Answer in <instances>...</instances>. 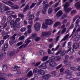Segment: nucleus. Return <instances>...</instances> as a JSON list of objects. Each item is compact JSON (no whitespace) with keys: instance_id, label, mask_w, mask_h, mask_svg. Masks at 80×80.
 Returning a JSON list of instances; mask_svg holds the SVG:
<instances>
[{"instance_id":"1","label":"nucleus","mask_w":80,"mask_h":80,"mask_svg":"<svg viewBox=\"0 0 80 80\" xmlns=\"http://www.w3.org/2000/svg\"><path fill=\"white\" fill-rule=\"evenodd\" d=\"M53 24V21L50 19H46L45 21V23H43L42 25V27L43 28H47V25H51Z\"/></svg>"},{"instance_id":"2","label":"nucleus","mask_w":80,"mask_h":80,"mask_svg":"<svg viewBox=\"0 0 80 80\" xmlns=\"http://www.w3.org/2000/svg\"><path fill=\"white\" fill-rule=\"evenodd\" d=\"M47 3H48L47 0L44 1L43 2L42 4L44 7V8L42 10V14H45V13H46L47 9H45V8H48V7H50V6Z\"/></svg>"},{"instance_id":"3","label":"nucleus","mask_w":80,"mask_h":80,"mask_svg":"<svg viewBox=\"0 0 80 80\" xmlns=\"http://www.w3.org/2000/svg\"><path fill=\"white\" fill-rule=\"evenodd\" d=\"M37 71V73L39 75H44L45 73V72L44 70L41 69L38 70L37 68H35L33 70V73H36Z\"/></svg>"},{"instance_id":"4","label":"nucleus","mask_w":80,"mask_h":80,"mask_svg":"<svg viewBox=\"0 0 80 80\" xmlns=\"http://www.w3.org/2000/svg\"><path fill=\"white\" fill-rule=\"evenodd\" d=\"M70 3L68 2L65 3L64 6V10L66 13H68L69 12H70L72 10V9L71 8H67V7L69 6Z\"/></svg>"},{"instance_id":"5","label":"nucleus","mask_w":80,"mask_h":80,"mask_svg":"<svg viewBox=\"0 0 80 80\" xmlns=\"http://www.w3.org/2000/svg\"><path fill=\"white\" fill-rule=\"evenodd\" d=\"M54 58L55 57L53 56H52L50 58L51 62H50L49 65L51 67H54L57 66V63L53 61Z\"/></svg>"},{"instance_id":"6","label":"nucleus","mask_w":80,"mask_h":80,"mask_svg":"<svg viewBox=\"0 0 80 80\" xmlns=\"http://www.w3.org/2000/svg\"><path fill=\"white\" fill-rule=\"evenodd\" d=\"M34 27L35 30L37 32H38V31L40 30L41 24L39 22H37L34 24Z\"/></svg>"},{"instance_id":"7","label":"nucleus","mask_w":80,"mask_h":80,"mask_svg":"<svg viewBox=\"0 0 80 80\" xmlns=\"http://www.w3.org/2000/svg\"><path fill=\"white\" fill-rule=\"evenodd\" d=\"M17 36V34H15L12 37V38L9 41V43L10 45H12L13 43H15L16 41H14L15 39V37Z\"/></svg>"},{"instance_id":"8","label":"nucleus","mask_w":80,"mask_h":80,"mask_svg":"<svg viewBox=\"0 0 80 80\" xmlns=\"http://www.w3.org/2000/svg\"><path fill=\"white\" fill-rule=\"evenodd\" d=\"M7 74H1L0 72V80H7V78H6Z\"/></svg>"},{"instance_id":"9","label":"nucleus","mask_w":80,"mask_h":80,"mask_svg":"<svg viewBox=\"0 0 80 80\" xmlns=\"http://www.w3.org/2000/svg\"><path fill=\"white\" fill-rule=\"evenodd\" d=\"M80 22V20H79V19H78L76 21V27H75L74 28V29L73 30V31L72 32V35H73V33H74V32H75V31H76V30H77V27H78V26L79 27H80V25H78V23H79V22Z\"/></svg>"},{"instance_id":"10","label":"nucleus","mask_w":80,"mask_h":80,"mask_svg":"<svg viewBox=\"0 0 80 80\" xmlns=\"http://www.w3.org/2000/svg\"><path fill=\"white\" fill-rule=\"evenodd\" d=\"M65 73L66 74L68 75V76L66 77V78H70L72 77V75L70 74V70H67L66 71H65Z\"/></svg>"},{"instance_id":"11","label":"nucleus","mask_w":80,"mask_h":80,"mask_svg":"<svg viewBox=\"0 0 80 80\" xmlns=\"http://www.w3.org/2000/svg\"><path fill=\"white\" fill-rule=\"evenodd\" d=\"M39 67L40 68H42V69H46L47 67L46 63H42L39 66Z\"/></svg>"},{"instance_id":"12","label":"nucleus","mask_w":80,"mask_h":80,"mask_svg":"<svg viewBox=\"0 0 80 80\" xmlns=\"http://www.w3.org/2000/svg\"><path fill=\"white\" fill-rule=\"evenodd\" d=\"M51 35V32H44L42 33V37H45V36H47V35Z\"/></svg>"},{"instance_id":"13","label":"nucleus","mask_w":80,"mask_h":80,"mask_svg":"<svg viewBox=\"0 0 80 80\" xmlns=\"http://www.w3.org/2000/svg\"><path fill=\"white\" fill-rule=\"evenodd\" d=\"M8 47V44H5L4 46L2 47V50L3 51H7V48Z\"/></svg>"},{"instance_id":"14","label":"nucleus","mask_w":80,"mask_h":80,"mask_svg":"<svg viewBox=\"0 0 80 80\" xmlns=\"http://www.w3.org/2000/svg\"><path fill=\"white\" fill-rule=\"evenodd\" d=\"M20 20V18H17L16 19V20L15 21V22L12 25V27H14L15 26V25H17V22H19Z\"/></svg>"},{"instance_id":"15","label":"nucleus","mask_w":80,"mask_h":80,"mask_svg":"<svg viewBox=\"0 0 80 80\" xmlns=\"http://www.w3.org/2000/svg\"><path fill=\"white\" fill-rule=\"evenodd\" d=\"M75 36H76V38H74V40L76 41H78L79 38H80V35H78V33H76V35H75Z\"/></svg>"},{"instance_id":"16","label":"nucleus","mask_w":80,"mask_h":80,"mask_svg":"<svg viewBox=\"0 0 80 80\" xmlns=\"http://www.w3.org/2000/svg\"><path fill=\"white\" fill-rule=\"evenodd\" d=\"M31 42V41L30 40H29V39H27L25 40V42L26 43V44H25L24 45V47H27V45H28V44L29 43H30Z\"/></svg>"},{"instance_id":"17","label":"nucleus","mask_w":80,"mask_h":80,"mask_svg":"<svg viewBox=\"0 0 80 80\" xmlns=\"http://www.w3.org/2000/svg\"><path fill=\"white\" fill-rule=\"evenodd\" d=\"M48 59V56H46L43 57L41 59L42 61V62H45L46 60H47Z\"/></svg>"},{"instance_id":"18","label":"nucleus","mask_w":80,"mask_h":80,"mask_svg":"<svg viewBox=\"0 0 80 80\" xmlns=\"http://www.w3.org/2000/svg\"><path fill=\"white\" fill-rule=\"evenodd\" d=\"M14 12L12 11H8L6 13V14L8 15H12V14H14Z\"/></svg>"},{"instance_id":"19","label":"nucleus","mask_w":80,"mask_h":80,"mask_svg":"<svg viewBox=\"0 0 80 80\" xmlns=\"http://www.w3.org/2000/svg\"><path fill=\"white\" fill-rule=\"evenodd\" d=\"M17 68H20V67L18 66H15L13 68H12L11 69L12 71H15V70H17Z\"/></svg>"},{"instance_id":"20","label":"nucleus","mask_w":80,"mask_h":80,"mask_svg":"<svg viewBox=\"0 0 80 80\" xmlns=\"http://www.w3.org/2000/svg\"><path fill=\"white\" fill-rule=\"evenodd\" d=\"M3 11H4V10L2 7V4L0 2V13H2Z\"/></svg>"},{"instance_id":"21","label":"nucleus","mask_w":80,"mask_h":80,"mask_svg":"<svg viewBox=\"0 0 80 80\" xmlns=\"http://www.w3.org/2000/svg\"><path fill=\"white\" fill-rule=\"evenodd\" d=\"M63 12L61 11H59L56 14L57 17H60L62 15Z\"/></svg>"},{"instance_id":"22","label":"nucleus","mask_w":80,"mask_h":80,"mask_svg":"<svg viewBox=\"0 0 80 80\" xmlns=\"http://www.w3.org/2000/svg\"><path fill=\"white\" fill-rule=\"evenodd\" d=\"M2 3L6 4V5H9V4H10V5H13V3L11 2H8L4 1H2Z\"/></svg>"},{"instance_id":"23","label":"nucleus","mask_w":80,"mask_h":80,"mask_svg":"<svg viewBox=\"0 0 80 80\" xmlns=\"http://www.w3.org/2000/svg\"><path fill=\"white\" fill-rule=\"evenodd\" d=\"M7 65H3L2 70H4V72H6L7 70Z\"/></svg>"},{"instance_id":"24","label":"nucleus","mask_w":80,"mask_h":80,"mask_svg":"<svg viewBox=\"0 0 80 80\" xmlns=\"http://www.w3.org/2000/svg\"><path fill=\"white\" fill-rule=\"evenodd\" d=\"M75 7H77L78 8H80V2H77L75 5Z\"/></svg>"},{"instance_id":"25","label":"nucleus","mask_w":80,"mask_h":80,"mask_svg":"<svg viewBox=\"0 0 80 80\" xmlns=\"http://www.w3.org/2000/svg\"><path fill=\"white\" fill-rule=\"evenodd\" d=\"M39 53L41 55H44L45 54V52L42 50H39Z\"/></svg>"},{"instance_id":"26","label":"nucleus","mask_w":80,"mask_h":80,"mask_svg":"<svg viewBox=\"0 0 80 80\" xmlns=\"http://www.w3.org/2000/svg\"><path fill=\"white\" fill-rule=\"evenodd\" d=\"M35 18V16L33 14H32L29 17V20H32Z\"/></svg>"},{"instance_id":"27","label":"nucleus","mask_w":80,"mask_h":80,"mask_svg":"<svg viewBox=\"0 0 80 80\" xmlns=\"http://www.w3.org/2000/svg\"><path fill=\"white\" fill-rule=\"evenodd\" d=\"M61 59V57L60 56H58L56 57V58L54 57V58L53 59V60H55L56 61H59L60 60V59Z\"/></svg>"},{"instance_id":"28","label":"nucleus","mask_w":80,"mask_h":80,"mask_svg":"<svg viewBox=\"0 0 80 80\" xmlns=\"http://www.w3.org/2000/svg\"><path fill=\"white\" fill-rule=\"evenodd\" d=\"M59 47H60V45H58L55 48H52L51 50L52 51H57Z\"/></svg>"},{"instance_id":"29","label":"nucleus","mask_w":80,"mask_h":80,"mask_svg":"<svg viewBox=\"0 0 80 80\" xmlns=\"http://www.w3.org/2000/svg\"><path fill=\"white\" fill-rule=\"evenodd\" d=\"M33 75L32 74V71H29L28 73L27 74V77H32Z\"/></svg>"},{"instance_id":"30","label":"nucleus","mask_w":80,"mask_h":80,"mask_svg":"<svg viewBox=\"0 0 80 80\" xmlns=\"http://www.w3.org/2000/svg\"><path fill=\"white\" fill-rule=\"evenodd\" d=\"M5 54H6V53L5 52H2L1 55H0V59H2V57H3V55H5Z\"/></svg>"},{"instance_id":"31","label":"nucleus","mask_w":80,"mask_h":80,"mask_svg":"<svg viewBox=\"0 0 80 80\" xmlns=\"http://www.w3.org/2000/svg\"><path fill=\"white\" fill-rule=\"evenodd\" d=\"M69 36V35L68 34H67L65 37L64 38L62 39V40H61V42H62V41H63V40H66L67 39V38H68V37Z\"/></svg>"},{"instance_id":"32","label":"nucleus","mask_w":80,"mask_h":80,"mask_svg":"<svg viewBox=\"0 0 80 80\" xmlns=\"http://www.w3.org/2000/svg\"><path fill=\"white\" fill-rule=\"evenodd\" d=\"M12 7L13 9H18V8H19V7H18V6L17 5H15L14 6H12Z\"/></svg>"},{"instance_id":"33","label":"nucleus","mask_w":80,"mask_h":80,"mask_svg":"<svg viewBox=\"0 0 80 80\" xmlns=\"http://www.w3.org/2000/svg\"><path fill=\"white\" fill-rule=\"evenodd\" d=\"M65 53H66V52H65V51H62L61 52L60 55L61 57H63V56L65 54Z\"/></svg>"},{"instance_id":"34","label":"nucleus","mask_w":80,"mask_h":80,"mask_svg":"<svg viewBox=\"0 0 80 80\" xmlns=\"http://www.w3.org/2000/svg\"><path fill=\"white\" fill-rule=\"evenodd\" d=\"M53 11V9L52 8H49L48 10V13H51L52 12V11Z\"/></svg>"},{"instance_id":"35","label":"nucleus","mask_w":80,"mask_h":80,"mask_svg":"<svg viewBox=\"0 0 80 80\" xmlns=\"http://www.w3.org/2000/svg\"><path fill=\"white\" fill-rule=\"evenodd\" d=\"M60 22H56L54 24V27H57V26H58V25H60Z\"/></svg>"},{"instance_id":"36","label":"nucleus","mask_w":80,"mask_h":80,"mask_svg":"<svg viewBox=\"0 0 80 80\" xmlns=\"http://www.w3.org/2000/svg\"><path fill=\"white\" fill-rule=\"evenodd\" d=\"M70 69L73 71H75V70H77V68L75 67H71L70 68Z\"/></svg>"},{"instance_id":"37","label":"nucleus","mask_w":80,"mask_h":80,"mask_svg":"<svg viewBox=\"0 0 80 80\" xmlns=\"http://www.w3.org/2000/svg\"><path fill=\"white\" fill-rule=\"evenodd\" d=\"M64 64H66V65H70V63L68 62L67 60H65L64 61Z\"/></svg>"},{"instance_id":"38","label":"nucleus","mask_w":80,"mask_h":80,"mask_svg":"<svg viewBox=\"0 0 80 80\" xmlns=\"http://www.w3.org/2000/svg\"><path fill=\"white\" fill-rule=\"evenodd\" d=\"M71 46H72V43L70 42H69L68 43V47L69 48H71Z\"/></svg>"},{"instance_id":"39","label":"nucleus","mask_w":80,"mask_h":80,"mask_svg":"<svg viewBox=\"0 0 80 80\" xmlns=\"http://www.w3.org/2000/svg\"><path fill=\"white\" fill-rule=\"evenodd\" d=\"M69 51H70V52H74V50H73V49H68L67 51V52L68 53V52Z\"/></svg>"},{"instance_id":"40","label":"nucleus","mask_w":80,"mask_h":80,"mask_svg":"<svg viewBox=\"0 0 80 80\" xmlns=\"http://www.w3.org/2000/svg\"><path fill=\"white\" fill-rule=\"evenodd\" d=\"M22 44H23V42H20L17 44V45L18 47L20 46V45H22Z\"/></svg>"},{"instance_id":"41","label":"nucleus","mask_w":80,"mask_h":80,"mask_svg":"<svg viewBox=\"0 0 80 80\" xmlns=\"http://www.w3.org/2000/svg\"><path fill=\"white\" fill-rule=\"evenodd\" d=\"M28 8H29V6H27L24 9L23 12H26V11L28 10Z\"/></svg>"},{"instance_id":"42","label":"nucleus","mask_w":80,"mask_h":80,"mask_svg":"<svg viewBox=\"0 0 80 80\" xmlns=\"http://www.w3.org/2000/svg\"><path fill=\"white\" fill-rule=\"evenodd\" d=\"M35 5H36V3H32V5L30 7V8H32L33 7H34Z\"/></svg>"},{"instance_id":"43","label":"nucleus","mask_w":80,"mask_h":80,"mask_svg":"<svg viewBox=\"0 0 80 80\" xmlns=\"http://www.w3.org/2000/svg\"><path fill=\"white\" fill-rule=\"evenodd\" d=\"M19 17H21L22 18H24V16L23 14H18Z\"/></svg>"},{"instance_id":"44","label":"nucleus","mask_w":80,"mask_h":80,"mask_svg":"<svg viewBox=\"0 0 80 80\" xmlns=\"http://www.w3.org/2000/svg\"><path fill=\"white\" fill-rule=\"evenodd\" d=\"M26 30V28H22L21 29V31L22 32H25Z\"/></svg>"},{"instance_id":"45","label":"nucleus","mask_w":80,"mask_h":80,"mask_svg":"<svg viewBox=\"0 0 80 80\" xmlns=\"http://www.w3.org/2000/svg\"><path fill=\"white\" fill-rule=\"evenodd\" d=\"M25 38V37L24 36H21L19 38V40H23Z\"/></svg>"},{"instance_id":"46","label":"nucleus","mask_w":80,"mask_h":80,"mask_svg":"<svg viewBox=\"0 0 80 80\" xmlns=\"http://www.w3.org/2000/svg\"><path fill=\"white\" fill-rule=\"evenodd\" d=\"M66 30H67V28H65L62 30V33H64L65 32H66Z\"/></svg>"},{"instance_id":"47","label":"nucleus","mask_w":80,"mask_h":80,"mask_svg":"<svg viewBox=\"0 0 80 80\" xmlns=\"http://www.w3.org/2000/svg\"><path fill=\"white\" fill-rule=\"evenodd\" d=\"M3 9L4 10V11H6V10H9V8L8 7H7V6H5V8H3Z\"/></svg>"},{"instance_id":"48","label":"nucleus","mask_w":80,"mask_h":80,"mask_svg":"<svg viewBox=\"0 0 80 80\" xmlns=\"http://www.w3.org/2000/svg\"><path fill=\"white\" fill-rule=\"evenodd\" d=\"M22 62L23 63H25V62H27V60L26 59H24V58H22Z\"/></svg>"},{"instance_id":"49","label":"nucleus","mask_w":80,"mask_h":80,"mask_svg":"<svg viewBox=\"0 0 80 80\" xmlns=\"http://www.w3.org/2000/svg\"><path fill=\"white\" fill-rule=\"evenodd\" d=\"M59 9H60V8H57L54 9V11L55 12H57V11H58Z\"/></svg>"},{"instance_id":"50","label":"nucleus","mask_w":80,"mask_h":80,"mask_svg":"<svg viewBox=\"0 0 80 80\" xmlns=\"http://www.w3.org/2000/svg\"><path fill=\"white\" fill-rule=\"evenodd\" d=\"M8 37H9V36L8 35H6L4 37L3 39H4V40H6V39H7V38H8Z\"/></svg>"},{"instance_id":"51","label":"nucleus","mask_w":80,"mask_h":80,"mask_svg":"<svg viewBox=\"0 0 80 80\" xmlns=\"http://www.w3.org/2000/svg\"><path fill=\"white\" fill-rule=\"evenodd\" d=\"M35 41H38L40 40V38L36 37L35 38Z\"/></svg>"},{"instance_id":"52","label":"nucleus","mask_w":80,"mask_h":80,"mask_svg":"<svg viewBox=\"0 0 80 80\" xmlns=\"http://www.w3.org/2000/svg\"><path fill=\"white\" fill-rule=\"evenodd\" d=\"M48 55H50L52 53V51H51V50L50 49H48Z\"/></svg>"},{"instance_id":"53","label":"nucleus","mask_w":80,"mask_h":80,"mask_svg":"<svg viewBox=\"0 0 80 80\" xmlns=\"http://www.w3.org/2000/svg\"><path fill=\"white\" fill-rule=\"evenodd\" d=\"M31 63L32 65H35V60H32L31 61Z\"/></svg>"},{"instance_id":"54","label":"nucleus","mask_w":80,"mask_h":80,"mask_svg":"<svg viewBox=\"0 0 80 80\" xmlns=\"http://www.w3.org/2000/svg\"><path fill=\"white\" fill-rule=\"evenodd\" d=\"M27 32L28 33L30 34V33H32V30L30 29H28V30Z\"/></svg>"},{"instance_id":"55","label":"nucleus","mask_w":80,"mask_h":80,"mask_svg":"<svg viewBox=\"0 0 80 80\" xmlns=\"http://www.w3.org/2000/svg\"><path fill=\"white\" fill-rule=\"evenodd\" d=\"M42 2V0H39V2L37 4V5H40V3Z\"/></svg>"},{"instance_id":"56","label":"nucleus","mask_w":80,"mask_h":80,"mask_svg":"<svg viewBox=\"0 0 80 80\" xmlns=\"http://www.w3.org/2000/svg\"><path fill=\"white\" fill-rule=\"evenodd\" d=\"M41 63V62H38L35 64V66H38V65H40Z\"/></svg>"},{"instance_id":"57","label":"nucleus","mask_w":80,"mask_h":80,"mask_svg":"<svg viewBox=\"0 0 80 80\" xmlns=\"http://www.w3.org/2000/svg\"><path fill=\"white\" fill-rule=\"evenodd\" d=\"M62 64L59 65L58 67L56 68V69H57V70H58V69H59V68H61V67H62Z\"/></svg>"},{"instance_id":"58","label":"nucleus","mask_w":80,"mask_h":80,"mask_svg":"<svg viewBox=\"0 0 80 80\" xmlns=\"http://www.w3.org/2000/svg\"><path fill=\"white\" fill-rule=\"evenodd\" d=\"M77 13V11H76L75 10H73L71 12V13L72 15L75 14V13Z\"/></svg>"},{"instance_id":"59","label":"nucleus","mask_w":80,"mask_h":80,"mask_svg":"<svg viewBox=\"0 0 80 80\" xmlns=\"http://www.w3.org/2000/svg\"><path fill=\"white\" fill-rule=\"evenodd\" d=\"M11 20H12V17H11V16H9L8 18V22H10Z\"/></svg>"},{"instance_id":"60","label":"nucleus","mask_w":80,"mask_h":80,"mask_svg":"<svg viewBox=\"0 0 80 80\" xmlns=\"http://www.w3.org/2000/svg\"><path fill=\"white\" fill-rule=\"evenodd\" d=\"M3 43H4V41L3 40H2L0 42V47H1V45H2Z\"/></svg>"},{"instance_id":"61","label":"nucleus","mask_w":80,"mask_h":80,"mask_svg":"<svg viewBox=\"0 0 80 80\" xmlns=\"http://www.w3.org/2000/svg\"><path fill=\"white\" fill-rule=\"evenodd\" d=\"M67 22V19H65L63 20V21L62 22V23L63 24L66 23Z\"/></svg>"},{"instance_id":"62","label":"nucleus","mask_w":80,"mask_h":80,"mask_svg":"<svg viewBox=\"0 0 80 80\" xmlns=\"http://www.w3.org/2000/svg\"><path fill=\"white\" fill-rule=\"evenodd\" d=\"M52 47H53V43H51L49 45V48H52Z\"/></svg>"},{"instance_id":"63","label":"nucleus","mask_w":80,"mask_h":80,"mask_svg":"<svg viewBox=\"0 0 80 80\" xmlns=\"http://www.w3.org/2000/svg\"><path fill=\"white\" fill-rule=\"evenodd\" d=\"M32 37H35L36 36H37V34L35 33V34H33L32 35Z\"/></svg>"},{"instance_id":"64","label":"nucleus","mask_w":80,"mask_h":80,"mask_svg":"<svg viewBox=\"0 0 80 80\" xmlns=\"http://www.w3.org/2000/svg\"><path fill=\"white\" fill-rule=\"evenodd\" d=\"M28 29H31V28H32V25H28Z\"/></svg>"}]
</instances>
